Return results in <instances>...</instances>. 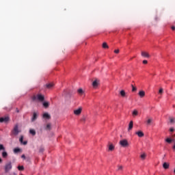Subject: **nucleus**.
Wrapping results in <instances>:
<instances>
[{"label":"nucleus","instance_id":"obj_1","mask_svg":"<svg viewBox=\"0 0 175 175\" xmlns=\"http://www.w3.org/2000/svg\"><path fill=\"white\" fill-rule=\"evenodd\" d=\"M21 132V130L18 129V124H16L11 131V136H17L18 133Z\"/></svg>","mask_w":175,"mask_h":175},{"label":"nucleus","instance_id":"obj_2","mask_svg":"<svg viewBox=\"0 0 175 175\" xmlns=\"http://www.w3.org/2000/svg\"><path fill=\"white\" fill-rule=\"evenodd\" d=\"M31 99L33 100V102L36 100H38L39 102H43L44 100V96L42 94L34 95L31 97Z\"/></svg>","mask_w":175,"mask_h":175},{"label":"nucleus","instance_id":"obj_3","mask_svg":"<svg viewBox=\"0 0 175 175\" xmlns=\"http://www.w3.org/2000/svg\"><path fill=\"white\" fill-rule=\"evenodd\" d=\"M119 144L122 146V147H128L129 146V143L128 142V140L126 139H122L120 141Z\"/></svg>","mask_w":175,"mask_h":175},{"label":"nucleus","instance_id":"obj_4","mask_svg":"<svg viewBox=\"0 0 175 175\" xmlns=\"http://www.w3.org/2000/svg\"><path fill=\"white\" fill-rule=\"evenodd\" d=\"M12 169V163L9 162L5 165V173H8L10 170Z\"/></svg>","mask_w":175,"mask_h":175},{"label":"nucleus","instance_id":"obj_5","mask_svg":"<svg viewBox=\"0 0 175 175\" xmlns=\"http://www.w3.org/2000/svg\"><path fill=\"white\" fill-rule=\"evenodd\" d=\"M81 111H83V108L81 107L77 109L74 110V114L75 116H80L81 114Z\"/></svg>","mask_w":175,"mask_h":175},{"label":"nucleus","instance_id":"obj_6","mask_svg":"<svg viewBox=\"0 0 175 175\" xmlns=\"http://www.w3.org/2000/svg\"><path fill=\"white\" fill-rule=\"evenodd\" d=\"M19 142L21 143V144H23L24 146H27V144H28V142L25 141L24 142V136L21 135L20 139H19Z\"/></svg>","mask_w":175,"mask_h":175},{"label":"nucleus","instance_id":"obj_7","mask_svg":"<svg viewBox=\"0 0 175 175\" xmlns=\"http://www.w3.org/2000/svg\"><path fill=\"white\" fill-rule=\"evenodd\" d=\"M36 120H38V113L33 112L31 118V122H34V121H36Z\"/></svg>","mask_w":175,"mask_h":175},{"label":"nucleus","instance_id":"obj_8","mask_svg":"<svg viewBox=\"0 0 175 175\" xmlns=\"http://www.w3.org/2000/svg\"><path fill=\"white\" fill-rule=\"evenodd\" d=\"M10 120V119L8 116H6L5 118H0V122H8Z\"/></svg>","mask_w":175,"mask_h":175},{"label":"nucleus","instance_id":"obj_9","mask_svg":"<svg viewBox=\"0 0 175 175\" xmlns=\"http://www.w3.org/2000/svg\"><path fill=\"white\" fill-rule=\"evenodd\" d=\"M42 118H45L46 120H50V118H51V116H50V114H49V113H44L42 115Z\"/></svg>","mask_w":175,"mask_h":175},{"label":"nucleus","instance_id":"obj_10","mask_svg":"<svg viewBox=\"0 0 175 175\" xmlns=\"http://www.w3.org/2000/svg\"><path fill=\"white\" fill-rule=\"evenodd\" d=\"M141 55L142 57H144V58H150V55L147 52L142 51L141 53Z\"/></svg>","mask_w":175,"mask_h":175},{"label":"nucleus","instance_id":"obj_11","mask_svg":"<svg viewBox=\"0 0 175 175\" xmlns=\"http://www.w3.org/2000/svg\"><path fill=\"white\" fill-rule=\"evenodd\" d=\"M98 85H99V80L96 79L94 81H93L92 86L94 87V88H96Z\"/></svg>","mask_w":175,"mask_h":175},{"label":"nucleus","instance_id":"obj_12","mask_svg":"<svg viewBox=\"0 0 175 175\" xmlns=\"http://www.w3.org/2000/svg\"><path fill=\"white\" fill-rule=\"evenodd\" d=\"M45 87H46V88H47V90H51V88H53V87H54V83H46Z\"/></svg>","mask_w":175,"mask_h":175},{"label":"nucleus","instance_id":"obj_13","mask_svg":"<svg viewBox=\"0 0 175 175\" xmlns=\"http://www.w3.org/2000/svg\"><path fill=\"white\" fill-rule=\"evenodd\" d=\"M138 95L141 97V98H144V96H146V92L143 90L139 91V92L138 93Z\"/></svg>","mask_w":175,"mask_h":175},{"label":"nucleus","instance_id":"obj_14","mask_svg":"<svg viewBox=\"0 0 175 175\" xmlns=\"http://www.w3.org/2000/svg\"><path fill=\"white\" fill-rule=\"evenodd\" d=\"M133 128V121H131L129 124L128 131H132Z\"/></svg>","mask_w":175,"mask_h":175},{"label":"nucleus","instance_id":"obj_15","mask_svg":"<svg viewBox=\"0 0 175 175\" xmlns=\"http://www.w3.org/2000/svg\"><path fill=\"white\" fill-rule=\"evenodd\" d=\"M135 135H137L139 137H143L144 136V133L142 131L136 132Z\"/></svg>","mask_w":175,"mask_h":175},{"label":"nucleus","instance_id":"obj_16","mask_svg":"<svg viewBox=\"0 0 175 175\" xmlns=\"http://www.w3.org/2000/svg\"><path fill=\"white\" fill-rule=\"evenodd\" d=\"M39 152L40 154H43V152H44V147L43 146H41L39 148Z\"/></svg>","mask_w":175,"mask_h":175},{"label":"nucleus","instance_id":"obj_17","mask_svg":"<svg viewBox=\"0 0 175 175\" xmlns=\"http://www.w3.org/2000/svg\"><path fill=\"white\" fill-rule=\"evenodd\" d=\"M46 131H51V124H46V126L45 128Z\"/></svg>","mask_w":175,"mask_h":175},{"label":"nucleus","instance_id":"obj_18","mask_svg":"<svg viewBox=\"0 0 175 175\" xmlns=\"http://www.w3.org/2000/svg\"><path fill=\"white\" fill-rule=\"evenodd\" d=\"M29 133H31V135H32L33 136H35V135H36V131H35V130L33 129H30Z\"/></svg>","mask_w":175,"mask_h":175},{"label":"nucleus","instance_id":"obj_19","mask_svg":"<svg viewBox=\"0 0 175 175\" xmlns=\"http://www.w3.org/2000/svg\"><path fill=\"white\" fill-rule=\"evenodd\" d=\"M43 106H44V107H45V109H47V107H49V106H50V104L49 103V102H44V103H43Z\"/></svg>","mask_w":175,"mask_h":175},{"label":"nucleus","instance_id":"obj_20","mask_svg":"<svg viewBox=\"0 0 175 175\" xmlns=\"http://www.w3.org/2000/svg\"><path fill=\"white\" fill-rule=\"evenodd\" d=\"M2 157L3 158H8V152L6 151H3L2 152Z\"/></svg>","mask_w":175,"mask_h":175},{"label":"nucleus","instance_id":"obj_21","mask_svg":"<svg viewBox=\"0 0 175 175\" xmlns=\"http://www.w3.org/2000/svg\"><path fill=\"white\" fill-rule=\"evenodd\" d=\"M163 167L164 169H169V163H164L163 164Z\"/></svg>","mask_w":175,"mask_h":175},{"label":"nucleus","instance_id":"obj_22","mask_svg":"<svg viewBox=\"0 0 175 175\" xmlns=\"http://www.w3.org/2000/svg\"><path fill=\"white\" fill-rule=\"evenodd\" d=\"M78 94H79V95H83V94H84V91H83V89H79L77 90Z\"/></svg>","mask_w":175,"mask_h":175},{"label":"nucleus","instance_id":"obj_23","mask_svg":"<svg viewBox=\"0 0 175 175\" xmlns=\"http://www.w3.org/2000/svg\"><path fill=\"white\" fill-rule=\"evenodd\" d=\"M121 96H122L123 98L125 97L126 93L124 90H121L120 92Z\"/></svg>","mask_w":175,"mask_h":175},{"label":"nucleus","instance_id":"obj_24","mask_svg":"<svg viewBox=\"0 0 175 175\" xmlns=\"http://www.w3.org/2000/svg\"><path fill=\"white\" fill-rule=\"evenodd\" d=\"M103 49H109V45H107V43H106V42L103 43Z\"/></svg>","mask_w":175,"mask_h":175},{"label":"nucleus","instance_id":"obj_25","mask_svg":"<svg viewBox=\"0 0 175 175\" xmlns=\"http://www.w3.org/2000/svg\"><path fill=\"white\" fill-rule=\"evenodd\" d=\"M109 151H113V150H114V146L113 144H110L109 146Z\"/></svg>","mask_w":175,"mask_h":175},{"label":"nucleus","instance_id":"obj_26","mask_svg":"<svg viewBox=\"0 0 175 175\" xmlns=\"http://www.w3.org/2000/svg\"><path fill=\"white\" fill-rule=\"evenodd\" d=\"M137 114H139V112L137 111V110L135 109V110L133 111V117H135V116H137Z\"/></svg>","mask_w":175,"mask_h":175},{"label":"nucleus","instance_id":"obj_27","mask_svg":"<svg viewBox=\"0 0 175 175\" xmlns=\"http://www.w3.org/2000/svg\"><path fill=\"white\" fill-rule=\"evenodd\" d=\"M131 87L133 92H136V91H137V88L136 87H134L133 85H131Z\"/></svg>","mask_w":175,"mask_h":175},{"label":"nucleus","instance_id":"obj_28","mask_svg":"<svg viewBox=\"0 0 175 175\" xmlns=\"http://www.w3.org/2000/svg\"><path fill=\"white\" fill-rule=\"evenodd\" d=\"M170 122H171V124H175V118H170Z\"/></svg>","mask_w":175,"mask_h":175},{"label":"nucleus","instance_id":"obj_29","mask_svg":"<svg viewBox=\"0 0 175 175\" xmlns=\"http://www.w3.org/2000/svg\"><path fill=\"white\" fill-rule=\"evenodd\" d=\"M165 142H166L167 143H169V144H170V143H172V142H173V139H170V138H167V139H165Z\"/></svg>","mask_w":175,"mask_h":175},{"label":"nucleus","instance_id":"obj_30","mask_svg":"<svg viewBox=\"0 0 175 175\" xmlns=\"http://www.w3.org/2000/svg\"><path fill=\"white\" fill-rule=\"evenodd\" d=\"M20 151H21V148H16L14 149V152H15L16 154L17 152H20Z\"/></svg>","mask_w":175,"mask_h":175},{"label":"nucleus","instance_id":"obj_31","mask_svg":"<svg viewBox=\"0 0 175 175\" xmlns=\"http://www.w3.org/2000/svg\"><path fill=\"white\" fill-rule=\"evenodd\" d=\"M146 122H147L148 125H150L151 124V122H152V118L148 119Z\"/></svg>","mask_w":175,"mask_h":175},{"label":"nucleus","instance_id":"obj_32","mask_svg":"<svg viewBox=\"0 0 175 175\" xmlns=\"http://www.w3.org/2000/svg\"><path fill=\"white\" fill-rule=\"evenodd\" d=\"M159 94L161 95V94H163V88H161L159 90Z\"/></svg>","mask_w":175,"mask_h":175},{"label":"nucleus","instance_id":"obj_33","mask_svg":"<svg viewBox=\"0 0 175 175\" xmlns=\"http://www.w3.org/2000/svg\"><path fill=\"white\" fill-rule=\"evenodd\" d=\"M146 155L145 153H144V154H142L141 155L142 159H146Z\"/></svg>","mask_w":175,"mask_h":175},{"label":"nucleus","instance_id":"obj_34","mask_svg":"<svg viewBox=\"0 0 175 175\" xmlns=\"http://www.w3.org/2000/svg\"><path fill=\"white\" fill-rule=\"evenodd\" d=\"M18 170H24V166H23V165L18 166Z\"/></svg>","mask_w":175,"mask_h":175},{"label":"nucleus","instance_id":"obj_35","mask_svg":"<svg viewBox=\"0 0 175 175\" xmlns=\"http://www.w3.org/2000/svg\"><path fill=\"white\" fill-rule=\"evenodd\" d=\"M115 54H118L120 53V49H116L114 51Z\"/></svg>","mask_w":175,"mask_h":175},{"label":"nucleus","instance_id":"obj_36","mask_svg":"<svg viewBox=\"0 0 175 175\" xmlns=\"http://www.w3.org/2000/svg\"><path fill=\"white\" fill-rule=\"evenodd\" d=\"M0 150H5V147H3V145L0 144Z\"/></svg>","mask_w":175,"mask_h":175},{"label":"nucleus","instance_id":"obj_37","mask_svg":"<svg viewBox=\"0 0 175 175\" xmlns=\"http://www.w3.org/2000/svg\"><path fill=\"white\" fill-rule=\"evenodd\" d=\"M170 132H174V128H170Z\"/></svg>","mask_w":175,"mask_h":175},{"label":"nucleus","instance_id":"obj_38","mask_svg":"<svg viewBox=\"0 0 175 175\" xmlns=\"http://www.w3.org/2000/svg\"><path fill=\"white\" fill-rule=\"evenodd\" d=\"M118 170H122V165L118 166Z\"/></svg>","mask_w":175,"mask_h":175},{"label":"nucleus","instance_id":"obj_39","mask_svg":"<svg viewBox=\"0 0 175 175\" xmlns=\"http://www.w3.org/2000/svg\"><path fill=\"white\" fill-rule=\"evenodd\" d=\"M143 64H148V62H147V60H144V61H143Z\"/></svg>","mask_w":175,"mask_h":175},{"label":"nucleus","instance_id":"obj_40","mask_svg":"<svg viewBox=\"0 0 175 175\" xmlns=\"http://www.w3.org/2000/svg\"><path fill=\"white\" fill-rule=\"evenodd\" d=\"M21 158H23V159H25V154H23V155L21 156Z\"/></svg>","mask_w":175,"mask_h":175},{"label":"nucleus","instance_id":"obj_41","mask_svg":"<svg viewBox=\"0 0 175 175\" xmlns=\"http://www.w3.org/2000/svg\"><path fill=\"white\" fill-rule=\"evenodd\" d=\"M16 113H20V111L18 110V108L16 109Z\"/></svg>","mask_w":175,"mask_h":175},{"label":"nucleus","instance_id":"obj_42","mask_svg":"<svg viewBox=\"0 0 175 175\" xmlns=\"http://www.w3.org/2000/svg\"><path fill=\"white\" fill-rule=\"evenodd\" d=\"M172 31H174L175 27H174V26H172Z\"/></svg>","mask_w":175,"mask_h":175},{"label":"nucleus","instance_id":"obj_43","mask_svg":"<svg viewBox=\"0 0 175 175\" xmlns=\"http://www.w3.org/2000/svg\"><path fill=\"white\" fill-rule=\"evenodd\" d=\"M2 162V159L0 158V163Z\"/></svg>","mask_w":175,"mask_h":175},{"label":"nucleus","instance_id":"obj_44","mask_svg":"<svg viewBox=\"0 0 175 175\" xmlns=\"http://www.w3.org/2000/svg\"><path fill=\"white\" fill-rule=\"evenodd\" d=\"M174 173H175V169H174Z\"/></svg>","mask_w":175,"mask_h":175}]
</instances>
